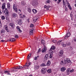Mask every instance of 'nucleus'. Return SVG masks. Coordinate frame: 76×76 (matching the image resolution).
<instances>
[{
    "mask_svg": "<svg viewBox=\"0 0 76 76\" xmlns=\"http://www.w3.org/2000/svg\"><path fill=\"white\" fill-rule=\"evenodd\" d=\"M41 71L42 73L45 74V73H46V72H47V69L44 68H42Z\"/></svg>",
    "mask_w": 76,
    "mask_h": 76,
    "instance_id": "f257e3e1",
    "label": "nucleus"
},
{
    "mask_svg": "<svg viewBox=\"0 0 76 76\" xmlns=\"http://www.w3.org/2000/svg\"><path fill=\"white\" fill-rule=\"evenodd\" d=\"M49 53L50 54V58H52L53 57V51L51 50H50Z\"/></svg>",
    "mask_w": 76,
    "mask_h": 76,
    "instance_id": "f03ea898",
    "label": "nucleus"
},
{
    "mask_svg": "<svg viewBox=\"0 0 76 76\" xmlns=\"http://www.w3.org/2000/svg\"><path fill=\"white\" fill-rule=\"evenodd\" d=\"M4 13H5V15L7 16H9V11L7 10V8L5 9V11H4Z\"/></svg>",
    "mask_w": 76,
    "mask_h": 76,
    "instance_id": "7ed1b4c3",
    "label": "nucleus"
},
{
    "mask_svg": "<svg viewBox=\"0 0 76 76\" xmlns=\"http://www.w3.org/2000/svg\"><path fill=\"white\" fill-rule=\"evenodd\" d=\"M74 69H72L71 70H69L67 69V70L66 71V73L67 74V75H69V72H70V73H73L74 72Z\"/></svg>",
    "mask_w": 76,
    "mask_h": 76,
    "instance_id": "20e7f679",
    "label": "nucleus"
},
{
    "mask_svg": "<svg viewBox=\"0 0 76 76\" xmlns=\"http://www.w3.org/2000/svg\"><path fill=\"white\" fill-rule=\"evenodd\" d=\"M61 64L62 65H64L66 64V61L65 60V59H64V60H62L61 62Z\"/></svg>",
    "mask_w": 76,
    "mask_h": 76,
    "instance_id": "39448f33",
    "label": "nucleus"
},
{
    "mask_svg": "<svg viewBox=\"0 0 76 76\" xmlns=\"http://www.w3.org/2000/svg\"><path fill=\"white\" fill-rule=\"evenodd\" d=\"M4 28L5 29L7 32H9V30L8 29V26H7L6 25L4 26Z\"/></svg>",
    "mask_w": 76,
    "mask_h": 76,
    "instance_id": "423d86ee",
    "label": "nucleus"
},
{
    "mask_svg": "<svg viewBox=\"0 0 76 76\" xmlns=\"http://www.w3.org/2000/svg\"><path fill=\"white\" fill-rule=\"evenodd\" d=\"M47 47L45 46H44V48L42 50V53H45L46 52V51H47Z\"/></svg>",
    "mask_w": 76,
    "mask_h": 76,
    "instance_id": "0eeeda50",
    "label": "nucleus"
},
{
    "mask_svg": "<svg viewBox=\"0 0 76 76\" xmlns=\"http://www.w3.org/2000/svg\"><path fill=\"white\" fill-rule=\"evenodd\" d=\"M9 25L10 26H11L12 29H14L15 28V24H14V23H10Z\"/></svg>",
    "mask_w": 76,
    "mask_h": 76,
    "instance_id": "6e6552de",
    "label": "nucleus"
},
{
    "mask_svg": "<svg viewBox=\"0 0 76 76\" xmlns=\"http://www.w3.org/2000/svg\"><path fill=\"white\" fill-rule=\"evenodd\" d=\"M49 57V55L48 54H47L45 55V57L44 58V59H45V60H47L48 59V57Z\"/></svg>",
    "mask_w": 76,
    "mask_h": 76,
    "instance_id": "1a4fd4ad",
    "label": "nucleus"
},
{
    "mask_svg": "<svg viewBox=\"0 0 76 76\" xmlns=\"http://www.w3.org/2000/svg\"><path fill=\"white\" fill-rule=\"evenodd\" d=\"M59 56L60 57H62L63 56V51H60L59 54Z\"/></svg>",
    "mask_w": 76,
    "mask_h": 76,
    "instance_id": "9d476101",
    "label": "nucleus"
},
{
    "mask_svg": "<svg viewBox=\"0 0 76 76\" xmlns=\"http://www.w3.org/2000/svg\"><path fill=\"white\" fill-rule=\"evenodd\" d=\"M13 9L15 11V12H18V8H17L16 7H15V4H14L13 5Z\"/></svg>",
    "mask_w": 76,
    "mask_h": 76,
    "instance_id": "9b49d317",
    "label": "nucleus"
},
{
    "mask_svg": "<svg viewBox=\"0 0 76 76\" xmlns=\"http://www.w3.org/2000/svg\"><path fill=\"white\" fill-rule=\"evenodd\" d=\"M34 30V28H31L30 30V34L31 35H33V31Z\"/></svg>",
    "mask_w": 76,
    "mask_h": 76,
    "instance_id": "f8f14e48",
    "label": "nucleus"
},
{
    "mask_svg": "<svg viewBox=\"0 0 76 76\" xmlns=\"http://www.w3.org/2000/svg\"><path fill=\"white\" fill-rule=\"evenodd\" d=\"M65 60L66 61V63H67V62L69 63H71V61L70 60L69 58H65Z\"/></svg>",
    "mask_w": 76,
    "mask_h": 76,
    "instance_id": "ddd939ff",
    "label": "nucleus"
},
{
    "mask_svg": "<svg viewBox=\"0 0 76 76\" xmlns=\"http://www.w3.org/2000/svg\"><path fill=\"white\" fill-rule=\"evenodd\" d=\"M18 25H22V20L21 19L18 20Z\"/></svg>",
    "mask_w": 76,
    "mask_h": 76,
    "instance_id": "4468645a",
    "label": "nucleus"
},
{
    "mask_svg": "<svg viewBox=\"0 0 76 76\" xmlns=\"http://www.w3.org/2000/svg\"><path fill=\"white\" fill-rule=\"evenodd\" d=\"M37 4H38V3L37 2L35 1L33 2L32 3V5H33V6H36V5Z\"/></svg>",
    "mask_w": 76,
    "mask_h": 76,
    "instance_id": "2eb2a0df",
    "label": "nucleus"
},
{
    "mask_svg": "<svg viewBox=\"0 0 76 76\" xmlns=\"http://www.w3.org/2000/svg\"><path fill=\"white\" fill-rule=\"evenodd\" d=\"M12 16L15 18H18V15L17 14L14 13L12 15Z\"/></svg>",
    "mask_w": 76,
    "mask_h": 76,
    "instance_id": "dca6fc26",
    "label": "nucleus"
},
{
    "mask_svg": "<svg viewBox=\"0 0 76 76\" xmlns=\"http://www.w3.org/2000/svg\"><path fill=\"white\" fill-rule=\"evenodd\" d=\"M35 70H38L39 69V65H35L34 67Z\"/></svg>",
    "mask_w": 76,
    "mask_h": 76,
    "instance_id": "f3484780",
    "label": "nucleus"
},
{
    "mask_svg": "<svg viewBox=\"0 0 76 76\" xmlns=\"http://www.w3.org/2000/svg\"><path fill=\"white\" fill-rule=\"evenodd\" d=\"M38 17H34L33 18V20L34 22H36V21L38 19Z\"/></svg>",
    "mask_w": 76,
    "mask_h": 76,
    "instance_id": "a211bd4d",
    "label": "nucleus"
},
{
    "mask_svg": "<svg viewBox=\"0 0 76 76\" xmlns=\"http://www.w3.org/2000/svg\"><path fill=\"white\" fill-rule=\"evenodd\" d=\"M7 8L8 9H10V4L9 3H8L7 4Z\"/></svg>",
    "mask_w": 76,
    "mask_h": 76,
    "instance_id": "6ab92c4d",
    "label": "nucleus"
},
{
    "mask_svg": "<svg viewBox=\"0 0 76 76\" xmlns=\"http://www.w3.org/2000/svg\"><path fill=\"white\" fill-rule=\"evenodd\" d=\"M5 4H6L5 3L3 4L2 5V10H4V9H5Z\"/></svg>",
    "mask_w": 76,
    "mask_h": 76,
    "instance_id": "aec40b11",
    "label": "nucleus"
},
{
    "mask_svg": "<svg viewBox=\"0 0 76 76\" xmlns=\"http://www.w3.org/2000/svg\"><path fill=\"white\" fill-rule=\"evenodd\" d=\"M15 39L13 38H12L11 39H9V41H11V42H14L15 41Z\"/></svg>",
    "mask_w": 76,
    "mask_h": 76,
    "instance_id": "412c9836",
    "label": "nucleus"
},
{
    "mask_svg": "<svg viewBox=\"0 0 76 76\" xmlns=\"http://www.w3.org/2000/svg\"><path fill=\"white\" fill-rule=\"evenodd\" d=\"M62 43V40H59L57 42V44L58 45H60V44H61Z\"/></svg>",
    "mask_w": 76,
    "mask_h": 76,
    "instance_id": "4be33fe9",
    "label": "nucleus"
},
{
    "mask_svg": "<svg viewBox=\"0 0 76 76\" xmlns=\"http://www.w3.org/2000/svg\"><path fill=\"white\" fill-rule=\"evenodd\" d=\"M65 70H66V68L64 67H62L61 69V72H64Z\"/></svg>",
    "mask_w": 76,
    "mask_h": 76,
    "instance_id": "5701e85b",
    "label": "nucleus"
},
{
    "mask_svg": "<svg viewBox=\"0 0 76 76\" xmlns=\"http://www.w3.org/2000/svg\"><path fill=\"white\" fill-rule=\"evenodd\" d=\"M61 45H62V47H66L67 46L66 44H64V42H62L61 44Z\"/></svg>",
    "mask_w": 76,
    "mask_h": 76,
    "instance_id": "b1692460",
    "label": "nucleus"
},
{
    "mask_svg": "<svg viewBox=\"0 0 76 76\" xmlns=\"http://www.w3.org/2000/svg\"><path fill=\"white\" fill-rule=\"evenodd\" d=\"M32 12L34 13L35 14L37 12V10L36 9H33L32 10Z\"/></svg>",
    "mask_w": 76,
    "mask_h": 76,
    "instance_id": "393cba45",
    "label": "nucleus"
},
{
    "mask_svg": "<svg viewBox=\"0 0 76 76\" xmlns=\"http://www.w3.org/2000/svg\"><path fill=\"white\" fill-rule=\"evenodd\" d=\"M21 4L22 6H25L26 4V2L25 1H23L21 2Z\"/></svg>",
    "mask_w": 76,
    "mask_h": 76,
    "instance_id": "a878e982",
    "label": "nucleus"
},
{
    "mask_svg": "<svg viewBox=\"0 0 76 76\" xmlns=\"http://www.w3.org/2000/svg\"><path fill=\"white\" fill-rule=\"evenodd\" d=\"M50 64L51 62H50V60H48L47 63V66H50Z\"/></svg>",
    "mask_w": 76,
    "mask_h": 76,
    "instance_id": "bb28decb",
    "label": "nucleus"
},
{
    "mask_svg": "<svg viewBox=\"0 0 76 76\" xmlns=\"http://www.w3.org/2000/svg\"><path fill=\"white\" fill-rule=\"evenodd\" d=\"M28 9V12L29 13H31V8L29 7H28L27 8Z\"/></svg>",
    "mask_w": 76,
    "mask_h": 76,
    "instance_id": "cd10ccee",
    "label": "nucleus"
},
{
    "mask_svg": "<svg viewBox=\"0 0 76 76\" xmlns=\"http://www.w3.org/2000/svg\"><path fill=\"white\" fill-rule=\"evenodd\" d=\"M50 7H51V6H47L46 5H45L44 6V8H45V9H48L49 8H50Z\"/></svg>",
    "mask_w": 76,
    "mask_h": 76,
    "instance_id": "c85d7f7f",
    "label": "nucleus"
},
{
    "mask_svg": "<svg viewBox=\"0 0 76 76\" xmlns=\"http://www.w3.org/2000/svg\"><path fill=\"white\" fill-rule=\"evenodd\" d=\"M9 72H10V71L7 70V71H5L4 73L6 74V73H8L7 74V75H10V73H9Z\"/></svg>",
    "mask_w": 76,
    "mask_h": 76,
    "instance_id": "c756f323",
    "label": "nucleus"
},
{
    "mask_svg": "<svg viewBox=\"0 0 76 76\" xmlns=\"http://www.w3.org/2000/svg\"><path fill=\"white\" fill-rule=\"evenodd\" d=\"M47 66V65L45 64H42L41 65H40V67H44L45 66Z\"/></svg>",
    "mask_w": 76,
    "mask_h": 76,
    "instance_id": "7c9ffc66",
    "label": "nucleus"
},
{
    "mask_svg": "<svg viewBox=\"0 0 76 76\" xmlns=\"http://www.w3.org/2000/svg\"><path fill=\"white\" fill-rule=\"evenodd\" d=\"M47 72L48 73H51V69H48Z\"/></svg>",
    "mask_w": 76,
    "mask_h": 76,
    "instance_id": "2f4dec72",
    "label": "nucleus"
},
{
    "mask_svg": "<svg viewBox=\"0 0 76 76\" xmlns=\"http://www.w3.org/2000/svg\"><path fill=\"white\" fill-rule=\"evenodd\" d=\"M31 56V53H29L28 55V56H27L28 59H29Z\"/></svg>",
    "mask_w": 76,
    "mask_h": 76,
    "instance_id": "473e14b6",
    "label": "nucleus"
},
{
    "mask_svg": "<svg viewBox=\"0 0 76 76\" xmlns=\"http://www.w3.org/2000/svg\"><path fill=\"white\" fill-rule=\"evenodd\" d=\"M45 42L44 40H41V43L42 44H44Z\"/></svg>",
    "mask_w": 76,
    "mask_h": 76,
    "instance_id": "72a5a7b5",
    "label": "nucleus"
},
{
    "mask_svg": "<svg viewBox=\"0 0 76 76\" xmlns=\"http://www.w3.org/2000/svg\"><path fill=\"white\" fill-rule=\"evenodd\" d=\"M68 7H69V9L70 10H72V9L70 6V4H68Z\"/></svg>",
    "mask_w": 76,
    "mask_h": 76,
    "instance_id": "f704fd0d",
    "label": "nucleus"
},
{
    "mask_svg": "<svg viewBox=\"0 0 76 76\" xmlns=\"http://www.w3.org/2000/svg\"><path fill=\"white\" fill-rule=\"evenodd\" d=\"M66 46H68V45H71V43H67L66 42Z\"/></svg>",
    "mask_w": 76,
    "mask_h": 76,
    "instance_id": "c9c22d12",
    "label": "nucleus"
},
{
    "mask_svg": "<svg viewBox=\"0 0 76 76\" xmlns=\"http://www.w3.org/2000/svg\"><path fill=\"white\" fill-rule=\"evenodd\" d=\"M66 36H67L68 37H69L70 36V33H68L66 35Z\"/></svg>",
    "mask_w": 76,
    "mask_h": 76,
    "instance_id": "e433bc0d",
    "label": "nucleus"
},
{
    "mask_svg": "<svg viewBox=\"0 0 76 76\" xmlns=\"http://www.w3.org/2000/svg\"><path fill=\"white\" fill-rule=\"evenodd\" d=\"M18 69H23V67L20 66H18Z\"/></svg>",
    "mask_w": 76,
    "mask_h": 76,
    "instance_id": "4c0bfd02",
    "label": "nucleus"
},
{
    "mask_svg": "<svg viewBox=\"0 0 76 76\" xmlns=\"http://www.w3.org/2000/svg\"><path fill=\"white\" fill-rule=\"evenodd\" d=\"M1 18L2 20H4V19H5V17L4 16H1Z\"/></svg>",
    "mask_w": 76,
    "mask_h": 76,
    "instance_id": "58836bf2",
    "label": "nucleus"
},
{
    "mask_svg": "<svg viewBox=\"0 0 76 76\" xmlns=\"http://www.w3.org/2000/svg\"><path fill=\"white\" fill-rule=\"evenodd\" d=\"M2 27V24L1 23V20L0 19V28H1Z\"/></svg>",
    "mask_w": 76,
    "mask_h": 76,
    "instance_id": "ea45409f",
    "label": "nucleus"
},
{
    "mask_svg": "<svg viewBox=\"0 0 76 76\" xmlns=\"http://www.w3.org/2000/svg\"><path fill=\"white\" fill-rule=\"evenodd\" d=\"M66 4H68V5L69 4V1H68L67 0H66Z\"/></svg>",
    "mask_w": 76,
    "mask_h": 76,
    "instance_id": "a19ab883",
    "label": "nucleus"
},
{
    "mask_svg": "<svg viewBox=\"0 0 76 76\" xmlns=\"http://www.w3.org/2000/svg\"><path fill=\"white\" fill-rule=\"evenodd\" d=\"M63 3L64 6V5L66 4V2H65V1H64V0H63Z\"/></svg>",
    "mask_w": 76,
    "mask_h": 76,
    "instance_id": "79ce46f5",
    "label": "nucleus"
},
{
    "mask_svg": "<svg viewBox=\"0 0 76 76\" xmlns=\"http://www.w3.org/2000/svg\"><path fill=\"white\" fill-rule=\"evenodd\" d=\"M51 48L52 50H54V49H55V47H54V46H52L51 47Z\"/></svg>",
    "mask_w": 76,
    "mask_h": 76,
    "instance_id": "37998d69",
    "label": "nucleus"
},
{
    "mask_svg": "<svg viewBox=\"0 0 76 76\" xmlns=\"http://www.w3.org/2000/svg\"><path fill=\"white\" fill-rule=\"evenodd\" d=\"M61 0H58L57 1V4H59L60 2H61Z\"/></svg>",
    "mask_w": 76,
    "mask_h": 76,
    "instance_id": "c03bdc74",
    "label": "nucleus"
},
{
    "mask_svg": "<svg viewBox=\"0 0 76 76\" xmlns=\"http://www.w3.org/2000/svg\"><path fill=\"white\" fill-rule=\"evenodd\" d=\"M30 26L31 28H33L34 27V24H31L30 25Z\"/></svg>",
    "mask_w": 76,
    "mask_h": 76,
    "instance_id": "a18cd8bd",
    "label": "nucleus"
},
{
    "mask_svg": "<svg viewBox=\"0 0 76 76\" xmlns=\"http://www.w3.org/2000/svg\"><path fill=\"white\" fill-rule=\"evenodd\" d=\"M50 0H46V2L47 3H50Z\"/></svg>",
    "mask_w": 76,
    "mask_h": 76,
    "instance_id": "49530a36",
    "label": "nucleus"
},
{
    "mask_svg": "<svg viewBox=\"0 0 76 76\" xmlns=\"http://www.w3.org/2000/svg\"><path fill=\"white\" fill-rule=\"evenodd\" d=\"M1 33H4V30H1Z\"/></svg>",
    "mask_w": 76,
    "mask_h": 76,
    "instance_id": "de8ad7c7",
    "label": "nucleus"
},
{
    "mask_svg": "<svg viewBox=\"0 0 76 76\" xmlns=\"http://www.w3.org/2000/svg\"><path fill=\"white\" fill-rule=\"evenodd\" d=\"M23 15L22 14H19V16H20L22 18H23V17H22V16Z\"/></svg>",
    "mask_w": 76,
    "mask_h": 76,
    "instance_id": "09e8293b",
    "label": "nucleus"
},
{
    "mask_svg": "<svg viewBox=\"0 0 76 76\" xmlns=\"http://www.w3.org/2000/svg\"><path fill=\"white\" fill-rule=\"evenodd\" d=\"M19 26H17V29L18 30H18H19V29H20V28H19Z\"/></svg>",
    "mask_w": 76,
    "mask_h": 76,
    "instance_id": "8fccbe9b",
    "label": "nucleus"
},
{
    "mask_svg": "<svg viewBox=\"0 0 76 76\" xmlns=\"http://www.w3.org/2000/svg\"><path fill=\"white\" fill-rule=\"evenodd\" d=\"M15 38H18L19 37L18 36V35H16L15 36Z\"/></svg>",
    "mask_w": 76,
    "mask_h": 76,
    "instance_id": "3c124183",
    "label": "nucleus"
},
{
    "mask_svg": "<svg viewBox=\"0 0 76 76\" xmlns=\"http://www.w3.org/2000/svg\"><path fill=\"white\" fill-rule=\"evenodd\" d=\"M69 48L70 49V50H73V48L71 46H70L69 47Z\"/></svg>",
    "mask_w": 76,
    "mask_h": 76,
    "instance_id": "603ef678",
    "label": "nucleus"
},
{
    "mask_svg": "<svg viewBox=\"0 0 76 76\" xmlns=\"http://www.w3.org/2000/svg\"><path fill=\"white\" fill-rule=\"evenodd\" d=\"M68 37H67V36L66 35L65 36V39H66V38H68Z\"/></svg>",
    "mask_w": 76,
    "mask_h": 76,
    "instance_id": "864d4df0",
    "label": "nucleus"
},
{
    "mask_svg": "<svg viewBox=\"0 0 76 76\" xmlns=\"http://www.w3.org/2000/svg\"><path fill=\"white\" fill-rule=\"evenodd\" d=\"M31 63H29L28 64V65L27 66V67H28V66H30V65H31Z\"/></svg>",
    "mask_w": 76,
    "mask_h": 76,
    "instance_id": "5fc2aeb1",
    "label": "nucleus"
},
{
    "mask_svg": "<svg viewBox=\"0 0 76 76\" xmlns=\"http://www.w3.org/2000/svg\"><path fill=\"white\" fill-rule=\"evenodd\" d=\"M52 42H54V43H55V42H56V40H52Z\"/></svg>",
    "mask_w": 76,
    "mask_h": 76,
    "instance_id": "6e6d98bb",
    "label": "nucleus"
},
{
    "mask_svg": "<svg viewBox=\"0 0 76 76\" xmlns=\"http://www.w3.org/2000/svg\"><path fill=\"white\" fill-rule=\"evenodd\" d=\"M65 11H66V12H67V7L65 8Z\"/></svg>",
    "mask_w": 76,
    "mask_h": 76,
    "instance_id": "4d7b16f0",
    "label": "nucleus"
},
{
    "mask_svg": "<svg viewBox=\"0 0 76 76\" xmlns=\"http://www.w3.org/2000/svg\"><path fill=\"white\" fill-rule=\"evenodd\" d=\"M70 16L72 18V17H73V15H72V14H70Z\"/></svg>",
    "mask_w": 76,
    "mask_h": 76,
    "instance_id": "13d9d810",
    "label": "nucleus"
},
{
    "mask_svg": "<svg viewBox=\"0 0 76 76\" xmlns=\"http://www.w3.org/2000/svg\"><path fill=\"white\" fill-rule=\"evenodd\" d=\"M37 59V57H35V58H34V60H36Z\"/></svg>",
    "mask_w": 76,
    "mask_h": 76,
    "instance_id": "bf43d9fd",
    "label": "nucleus"
},
{
    "mask_svg": "<svg viewBox=\"0 0 76 76\" xmlns=\"http://www.w3.org/2000/svg\"><path fill=\"white\" fill-rule=\"evenodd\" d=\"M20 32H22V31H21V30H20V29L18 30Z\"/></svg>",
    "mask_w": 76,
    "mask_h": 76,
    "instance_id": "052dcab7",
    "label": "nucleus"
},
{
    "mask_svg": "<svg viewBox=\"0 0 76 76\" xmlns=\"http://www.w3.org/2000/svg\"><path fill=\"white\" fill-rule=\"evenodd\" d=\"M40 52H41V50H40V49H39L38 50V53H40Z\"/></svg>",
    "mask_w": 76,
    "mask_h": 76,
    "instance_id": "680f3d73",
    "label": "nucleus"
},
{
    "mask_svg": "<svg viewBox=\"0 0 76 76\" xmlns=\"http://www.w3.org/2000/svg\"><path fill=\"white\" fill-rule=\"evenodd\" d=\"M22 16H23V18H25V15H22Z\"/></svg>",
    "mask_w": 76,
    "mask_h": 76,
    "instance_id": "e2e57ef3",
    "label": "nucleus"
},
{
    "mask_svg": "<svg viewBox=\"0 0 76 76\" xmlns=\"http://www.w3.org/2000/svg\"><path fill=\"white\" fill-rule=\"evenodd\" d=\"M14 69H19L18 66H17L16 68H15Z\"/></svg>",
    "mask_w": 76,
    "mask_h": 76,
    "instance_id": "0e129e2a",
    "label": "nucleus"
},
{
    "mask_svg": "<svg viewBox=\"0 0 76 76\" xmlns=\"http://www.w3.org/2000/svg\"><path fill=\"white\" fill-rule=\"evenodd\" d=\"M18 11H19L20 12H21V10L20 9H18Z\"/></svg>",
    "mask_w": 76,
    "mask_h": 76,
    "instance_id": "69168bd1",
    "label": "nucleus"
},
{
    "mask_svg": "<svg viewBox=\"0 0 76 76\" xmlns=\"http://www.w3.org/2000/svg\"><path fill=\"white\" fill-rule=\"evenodd\" d=\"M4 41H5V40H1V42H4Z\"/></svg>",
    "mask_w": 76,
    "mask_h": 76,
    "instance_id": "338daca9",
    "label": "nucleus"
},
{
    "mask_svg": "<svg viewBox=\"0 0 76 76\" xmlns=\"http://www.w3.org/2000/svg\"><path fill=\"white\" fill-rule=\"evenodd\" d=\"M27 63H26L25 64V65L26 66H27Z\"/></svg>",
    "mask_w": 76,
    "mask_h": 76,
    "instance_id": "774afa93",
    "label": "nucleus"
}]
</instances>
